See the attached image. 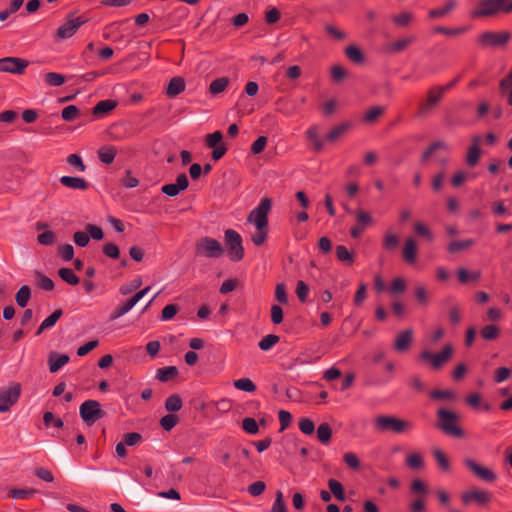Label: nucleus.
I'll return each mask as SVG.
<instances>
[{
  "label": "nucleus",
  "instance_id": "37998d69",
  "mask_svg": "<svg viewBox=\"0 0 512 512\" xmlns=\"http://www.w3.org/2000/svg\"><path fill=\"white\" fill-rule=\"evenodd\" d=\"M234 387L238 390L249 393L255 392L257 388L254 382L249 378H240L238 380H235Z\"/></svg>",
  "mask_w": 512,
  "mask_h": 512
},
{
  "label": "nucleus",
  "instance_id": "412c9836",
  "mask_svg": "<svg viewBox=\"0 0 512 512\" xmlns=\"http://www.w3.org/2000/svg\"><path fill=\"white\" fill-rule=\"evenodd\" d=\"M481 140L480 136H475L472 139V145L468 148L466 163L470 167H474L478 162L481 155V150L479 148V142Z\"/></svg>",
  "mask_w": 512,
  "mask_h": 512
},
{
  "label": "nucleus",
  "instance_id": "6e6d98bb",
  "mask_svg": "<svg viewBox=\"0 0 512 512\" xmlns=\"http://www.w3.org/2000/svg\"><path fill=\"white\" fill-rule=\"evenodd\" d=\"M384 112V108L380 106H375L370 108L364 115V121L367 123H373L377 120V118Z\"/></svg>",
  "mask_w": 512,
  "mask_h": 512
},
{
  "label": "nucleus",
  "instance_id": "b1692460",
  "mask_svg": "<svg viewBox=\"0 0 512 512\" xmlns=\"http://www.w3.org/2000/svg\"><path fill=\"white\" fill-rule=\"evenodd\" d=\"M185 89V81L182 77H174L170 80L166 93L169 97L173 98L182 93Z\"/></svg>",
  "mask_w": 512,
  "mask_h": 512
},
{
  "label": "nucleus",
  "instance_id": "79ce46f5",
  "mask_svg": "<svg viewBox=\"0 0 512 512\" xmlns=\"http://www.w3.org/2000/svg\"><path fill=\"white\" fill-rule=\"evenodd\" d=\"M406 465L410 469H422L424 467L423 457L419 453H411L406 457Z\"/></svg>",
  "mask_w": 512,
  "mask_h": 512
},
{
  "label": "nucleus",
  "instance_id": "f03ea898",
  "mask_svg": "<svg viewBox=\"0 0 512 512\" xmlns=\"http://www.w3.org/2000/svg\"><path fill=\"white\" fill-rule=\"evenodd\" d=\"M373 427L378 433L404 434L413 429V423L392 415H378L373 420Z\"/></svg>",
  "mask_w": 512,
  "mask_h": 512
},
{
  "label": "nucleus",
  "instance_id": "2f4dec72",
  "mask_svg": "<svg viewBox=\"0 0 512 512\" xmlns=\"http://www.w3.org/2000/svg\"><path fill=\"white\" fill-rule=\"evenodd\" d=\"M457 5L455 0H449L443 7L432 9L429 12V17L431 19L441 18L447 15L451 10H453Z\"/></svg>",
  "mask_w": 512,
  "mask_h": 512
},
{
  "label": "nucleus",
  "instance_id": "473e14b6",
  "mask_svg": "<svg viewBox=\"0 0 512 512\" xmlns=\"http://www.w3.org/2000/svg\"><path fill=\"white\" fill-rule=\"evenodd\" d=\"M31 297V289L28 285H23L19 288L15 295V301L18 306L21 308L26 307L29 299Z\"/></svg>",
  "mask_w": 512,
  "mask_h": 512
},
{
  "label": "nucleus",
  "instance_id": "7ed1b4c3",
  "mask_svg": "<svg viewBox=\"0 0 512 512\" xmlns=\"http://www.w3.org/2000/svg\"><path fill=\"white\" fill-rule=\"evenodd\" d=\"M436 428L442 431L445 435L454 438H464L465 433L458 425L459 415L446 408H439L436 413Z\"/></svg>",
  "mask_w": 512,
  "mask_h": 512
},
{
  "label": "nucleus",
  "instance_id": "f704fd0d",
  "mask_svg": "<svg viewBox=\"0 0 512 512\" xmlns=\"http://www.w3.org/2000/svg\"><path fill=\"white\" fill-rule=\"evenodd\" d=\"M229 82L230 81L227 77L217 78L210 83L209 92L212 95H217V94L223 92L227 88V86L229 85Z\"/></svg>",
  "mask_w": 512,
  "mask_h": 512
},
{
  "label": "nucleus",
  "instance_id": "0eeeda50",
  "mask_svg": "<svg viewBox=\"0 0 512 512\" xmlns=\"http://www.w3.org/2000/svg\"><path fill=\"white\" fill-rule=\"evenodd\" d=\"M224 236L230 259L232 261H240L244 257L241 235L233 229H227Z\"/></svg>",
  "mask_w": 512,
  "mask_h": 512
},
{
  "label": "nucleus",
  "instance_id": "4d7b16f0",
  "mask_svg": "<svg viewBox=\"0 0 512 512\" xmlns=\"http://www.w3.org/2000/svg\"><path fill=\"white\" fill-rule=\"evenodd\" d=\"M37 240L41 245L49 246L55 243L56 235L53 231L47 230L39 234Z\"/></svg>",
  "mask_w": 512,
  "mask_h": 512
},
{
  "label": "nucleus",
  "instance_id": "f3484780",
  "mask_svg": "<svg viewBox=\"0 0 512 512\" xmlns=\"http://www.w3.org/2000/svg\"><path fill=\"white\" fill-rule=\"evenodd\" d=\"M413 342V330L406 329L397 334L393 348L399 353L407 352Z\"/></svg>",
  "mask_w": 512,
  "mask_h": 512
},
{
  "label": "nucleus",
  "instance_id": "680f3d73",
  "mask_svg": "<svg viewBox=\"0 0 512 512\" xmlns=\"http://www.w3.org/2000/svg\"><path fill=\"white\" fill-rule=\"evenodd\" d=\"M308 294H309V287L307 286V284L304 281L299 280L297 282V286H296V295H297L298 299L300 300V302H302V303L306 302Z\"/></svg>",
  "mask_w": 512,
  "mask_h": 512
},
{
  "label": "nucleus",
  "instance_id": "bb28decb",
  "mask_svg": "<svg viewBox=\"0 0 512 512\" xmlns=\"http://www.w3.org/2000/svg\"><path fill=\"white\" fill-rule=\"evenodd\" d=\"M178 375V369L176 366H167L159 368L156 372V379L160 382H168L172 378Z\"/></svg>",
  "mask_w": 512,
  "mask_h": 512
},
{
  "label": "nucleus",
  "instance_id": "a211bd4d",
  "mask_svg": "<svg viewBox=\"0 0 512 512\" xmlns=\"http://www.w3.org/2000/svg\"><path fill=\"white\" fill-rule=\"evenodd\" d=\"M416 41L415 35L399 38L386 46V51L391 54H398L406 50L412 43Z\"/></svg>",
  "mask_w": 512,
  "mask_h": 512
},
{
  "label": "nucleus",
  "instance_id": "0e129e2a",
  "mask_svg": "<svg viewBox=\"0 0 512 512\" xmlns=\"http://www.w3.org/2000/svg\"><path fill=\"white\" fill-rule=\"evenodd\" d=\"M299 429L303 434L311 435L315 430L314 422L309 418L299 420Z\"/></svg>",
  "mask_w": 512,
  "mask_h": 512
},
{
  "label": "nucleus",
  "instance_id": "9d476101",
  "mask_svg": "<svg viewBox=\"0 0 512 512\" xmlns=\"http://www.w3.org/2000/svg\"><path fill=\"white\" fill-rule=\"evenodd\" d=\"M29 62L19 57H4L0 59V72L21 75Z\"/></svg>",
  "mask_w": 512,
  "mask_h": 512
},
{
  "label": "nucleus",
  "instance_id": "39448f33",
  "mask_svg": "<svg viewBox=\"0 0 512 512\" xmlns=\"http://www.w3.org/2000/svg\"><path fill=\"white\" fill-rule=\"evenodd\" d=\"M224 252L222 244L211 237H202L195 245V254L198 257L220 258Z\"/></svg>",
  "mask_w": 512,
  "mask_h": 512
},
{
  "label": "nucleus",
  "instance_id": "c9c22d12",
  "mask_svg": "<svg viewBox=\"0 0 512 512\" xmlns=\"http://www.w3.org/2000/svg\"><path fill=\"white\" fill-rule=\"evenodd\" d=\"M332 436V429L328 423H322L317 428L318 440L326 445L330 442Z\"/></svg>",
  "mask_w": 512,
  "mask_h": 512
},
{
  "label": "nucleus",
  "instance_id": "a18cd8bd",
  "mask_svg": "<svg viewBox=\"0 0 512 512\" xmlns=\"http://www.w3.org/2000/svg\"><path fill=\"white\" fill-rule=\"evenodd\" d=\"M475 241L473 239H466L462 241H452L448 246V251L450 253H457L459 251L465 250L472 245H474Z\"/></svg>",
  "mask_w": 512,
  "mask_h": 512
},
{
  "label": "nucleus",
  "instance_id": "f257e3e1",
  "mask_svg": "<svg viewBox=\"0 0 512 512\" xmlns=\"http://www.w3.org/2000/svg\"><path fill=\"white\" fill-rule=\"evenodd\" d=\"M272 202L268 197L261 199L248 215L247 222L256 227V232L251 236L254 245L261 246L265 243L268 236V214L271 210Z\"/></svg>",
  "mask_w": 512,
  "mask_h": 512
},
{
  "label": "nucleus",
  "instance_id": "8fccbe9b",
  "mask_svg": "<svg viewBox=\"0 0 512 512\" xmlns=\"http://www.w3.org/2000/svg\"><path fill=\"white\" fill-rule=\"evenodd\" d=\"M430 397L434 400H450L456 399V394L452 390H433Z\"/></svg>",
  "mask_w": 512,
  "mask_h": 512
},
{
  "label": "nucleus",
  "instance_id": "58836bf2",
  "mask_svg": "<svg viewBox=\"0 0 512 512\" xmlns=\"http://www.w3.org/2000/svg\"><path fill=\"white\" fill-rule=\"evenodd\" d=\"M433 455H434V458H435L439 468L442 471H444V472L450 471V469H451L450 461L442 450L434 449Z\"/></svg>",
  "mask_w": 512,
  "mask_h": 512
},
{
  "label": "nucleus",
  "instance_id": "cd10ccee",
  "mask_svg": "<svg viewBox=\"0 0 512 512\" xmlns=\"http://www.w3.org/2000/svg\"><path fill=\"white\" fill-rule=\"evenodd\" d=\"M307 139L313 144V148L316 152L323 150V141L318 136V127L311 126L306 131Z\"/></svg>",
  "mask_w": 512,
  "mask_h": 512
},
{
  "label": "nucleus",
  "instance_id": "09e8293b",
  "mask_svg": "<svg viewBox=\"0 0 512 512\" xmlns=\"http://www.w3.org/2000/svg\"><path fill=\"white\" fill-rule=\"evenodd\" d=\"M179 418L177 415L169 413L167 415H164L160 419V425L165 431H170L172 428L176 426L178 423Z\"/></svg>",
  "mask_w": 512,
  "mask_h": 512
},
{
  "label": "nucleus",
  "instance_id": "423d86ee",
  "mask_svg": "<svg viewBox=\"0 0 512 512\" xmlns=\"http://www.w3.org/2000/svg\"><path fill=\"white\" fill-rule=\"evenodd\" d=\"M511 38L509 31H486L477 37V42L483 48H497L505 46Z\"/></svg>",
  "mask_w": 512,
  "mask_h": 512
},
{
  "label": "nucleus",
  "instance_id": "49530a36",
  "mask_svg": "<svg viewBox=\"0 0 512 512\" xmlns=\"http://www.w3.org/2000/svg\"><path fill=\"white\" fill-rule=\"evenodd\" d=\"M280 338L279 336L275 334H269L263 337L259 343L258 346L262 351H268L270 350L274 345H276L279 342Z\"/></svg>",
  "mask_w": 512,
  "mask_h": 512
},
{
  "label": "nucleus",
  "instance_id": "864d4df0",
  "mask_svg": "<svg viewBox=\"0 0 512 512\" xmlns=\"http://www.w3.org/2000/svg\"><path fill=\"white\" fill-rule=\"evenodd\" d=\"M243 430L251 435H255L259 431V426L254 418L246 417L242 420Z\"/></svg>",
  "mask_w": 512,
  "mask_h": 512
},
{
  "label": "nucleus",
  "instance_id": "338daca9",
  "mask_svg": "<svg viewBox=\"0 0 512 512\" xmlns=\"http://www.w3.org/2000/svg\"><path fill=\"white\" fill-rule=\"evenodd\" d=\"M58 254L64 260L70 261L74 257V248L71 244H64L58 247Z\"/></svg>",
  "mask_w": 512,
  "mask_h": 512
},
{
  "label": "nucleus",
  "instance_id": "603ef678",
  "mask_svg": "<svg viewBox=\"0 0 512 512\" xmlns=\"http://www.w3.org/2000/svg\"><path fill=\"white\" fill-rule=\"evenodd\" d=\"M36 492L35 489H11L8 497L13 499H28Z\"/></svg>",
  "mask_w": 512,
  "mask_h": 512
},
{
  "label": "nucleus",
  "instance_id": "4be33fe9",
  "mask_svg": "<svg viewBox=\"0 0 512 512\" xmlns=\"http://www.w3.org/2000/svg\"><path fill=\"white\" fill-rule=\"evenodd\" d=\"M59 181L63 186L73 190L84 191L88 189L89 186L87 181L80 177L62 176Z\"/></svg>",
  "mask_w": 512,
  "mask_h": 512
},
{
  "label": "nucleus",
  "instance_id": "69168bd1",
  "mask_svg": "<svg viewBox=\"0 0 512 512\" xmlns=\"http://www.w3.org/2000/svg\"><path fill=\"white\" fill-rule=\"evenodd\" d=\"M415 298L420 305L426 306L428 304V292L424 286L418 285L415 287Z\"/></svg>",
  "mask_w": 512,
  "mask_h": 512
},
{
  "label": "nucleus",
  "instance_id": "c85d7f7f",
  "mask_svg": "<svg viewBox=\"0 0 512 512\" xmlns=\"http://www.w3.org/2000/svg\"><path fill=\"white\" fill-rule=\"evenodd\" d=\"M136 303L132 298L124 302L122 305L117 306L113 312L110 314V320H116L122 316H124L126 313H128Z\"/></svg>",
  "mask_w": 512,
  "mask_h": 512
},
{
  "label": "nucleus",
  "instance_id": "de8ad7c7",
  "mask_svg": "<svg viewBox=\"0 0 512 512\" xmlns=\"http://www.w3.org/2000/svg\"><path fill=\"white\" fill-rule=\"evenodd\" d=\"M348 127H349L348 123H342L338 126H335L326 135V140L329 142L336 141L339 137H341L347 131Z\"/></svg>",
  "mask_w": 512,
  "mask_h": 512
},
{
  "label": "nucleus",
  "instance_id": "e433bc0d",
  "mask_svg": "<svg viewBox=\"0 0 512 512\" xmlns=\"http://www.w3.org/2000/svg\"><path fill=\"white\" fill-rule=\"evenodd\" d=\"M44 81L51 87H59L65 83L66 78L60 73L49 72L44 75Z\"/></svg>",
  "mask_w": 512,
  "mask_h": 512
},
{
  "label": "nucleus",
  "instance_id": "6e6552de",
  "mask_svg": "<svg viewBox=\"0 0 512 512\" xmlns=\"http://www.w3.org/2000/svg\"><path fill=\"white\" fill-rule=\"evenodd\" d=\"M79 413L82 420L88 425L94 424L106 414L105 411L101 409V405L97 400L84 401L79 408Z\"/></svg>",
  "mask_w": 512,
  "mask_h": 512
},
{
  "label": "nucleus",
  "instance_id": "ea45409f",
  "mask_svg": "<svg viewBox=\"0 0 512 512\" xmlns=\"http://www.w3.org/2000/svg\"><path fill=\"white\" fill-rule=\"evenodd\" d=\"M183 402L178 394L170 395L165 401V409L168 412H177L182 408Z\"/></svg>",
  "mask_w": 512,
  "mask_h": 512
},
{
  "label": "nucleus",
  "instance_id": "3c124183",
  "mask_svg": "<svg viewBox=\"0 0 512 512\" xmlns=\"http://www.w3.org/2000/svg\"><path fill=\"white\" fill-rule=\"evenodd\" d=\"M481 277V273L479 271H475L472 273H468V271L464 268H460L458 270V279L461 283H467L468 281H477Z\"/></svg>",
  "mask_w": 512,
  "mask_h": 512
},
{
  "label": "nucleus",
  "instance_id": "a19ab883",
  "mask_svg": "<svg viewBox=\"0 0 512 512\" xmlns=\"http://www.w3.org/2000/svg\"><path fill=\"white\" fill-rule=\"evenodd\" d=\"M337 259L347 265H351L354 262L353 254L344 245L336 246Z\"/></svg>",
  "mask_w": 512,
  "mask_h": 512
},
{
  "label": "nucleus",
  "instance_id": "7c9ffc66",
  "mask_svg": "<svg viewBox=\"0 0 512 512\" xmlns=\"http://www.w3.org/2000/svg\"><path fill=\"white\" fill-rule=\"evenodd\" d=\"M345 54L347 56V58L353 62V63H356V64H361L364 62L365 58H364V54L363 52L361 51V49L359 47H357L356 45H350L348 46L346 49H345Z\"/></svg>",
  "mask_w": 512,
  "mask_h": 512
},
{
  "label": "nucleus",
  "instance_id": "c756f323",
  "mask_svg": "<svg viewBox=\"0 0 512 512\" xmlns=\"http://www.w3.org/2000/svg\"><path fill=\"white\" fill-rule=\"evenodd\" d=\"M414 20V15L411 12H402L400 14L394 15L392 17V21L395 26L399 28H406L411 25Z\"/></svg>",
  "mask_w": 512,
  "mask_h": 512
},
{
  "label": "nucleus",
  "instance_id": "5fc2aeb1",
  "mask_svg": "<svg viewBox=\"0 0 512 512\" xmlns=\"http://www.w3.org/2000/svg\"><path fill=\"white\" fill-rule=\"evenodd\" d=\"M67 163L73 166L79 172H84L86 170V165L84 164L81 156L78 154H70L67 157Z\"/></svg>",
  "mask_w": 512,
  "mask_h": 512
},
{
  "label": "nucleus",
  "instance_id": "2eb2a0df",
  "mask_svg": "<svg viewBox=\"0 0 512 512\" xmlns=\"http://www.w3.org/2000/svg\"><path fill=\"white\" fill-rule=\"evenodd\" d=\"M497 15L495 0H479L471 11L472 18H487Z\"/></svg>",
  "mask_w": 512,
  "mask_h": 512
},
{
  "label": "nucleus",
  "instance_id": "13d9d810",
  "mask_svg": "<svg viewBox=\"0 0 512 512\" xmlns=\"http://www.w3.org/2000/svg\"><path fill=\"white\" fill-rule=\"evenodd\" d=\"M398 242V237L394 233L387 232L383 239V246L386 250L392 251L397 247Z\"/></svg>",
  "mask_w": 512,
  "mask_h": 512
},
{
  "label": "nucleus",
  "instance_id": "a878e982",
  "mask_svg": "<svg viewBox=\"0 0 512 512\" xmlns=\"http://www.w3.org/2000/svg\"><path fill=\"white\" fill-rule=\"evenodd\" d=\"M117 154V150L114 146L105 145L99 148L98 157L101 162L105 164L113 163L115 156Z\"/></svg>",
  "mask_w": 512,
  "mask_h": 512
},
{
  "label": "nucleus",
  "instance_id": "4c0bfd02",
  "mask_svg": "<svg viewBox=\"0 0 512 512\" xmlns=\"http://www.w3.org/2000/svg\"><path fill=\"white\" fill-rule=\"evenodd\" d=\"M328 487L337 500L344 501L346 499L343 485L339 481L330 479Z\"/></svg>",
  "mask_w": 512,
  "mask_h": 512
},
{
  "label": "nucleus",
  "instance_id": "6ab92c4d",
  "mask_svg": "<svg viewBox=\"0 0 512 512\" xmlns=\"http://www.w3.org/2000/svg\"><path fill=\"white\" fill-rule=\"evenodd\" d=\"M70 358L67 354H59L51 352L48 356L49 371L51 373L58 372L63 366L69 362Z\"/></svg>",
  "mask_w": 512,
  "mask_h": 512
},
{
  "label": "nucleus",
  "instance_id": "5701e85b",
  "mask_svg": "<svg viewBox=\"0 0 512 512\" xmlns=\"http://www.w3.org/2000/svg\"><path fill=\"white\" fill-rule=\"evenodd\" d=\"M116 106L117 102L115 100H101L93 107L92 112L96 117H103L104 115L111 112Z\"/></svg>",
  "mask_w": 512,
  "mask_h": 512
},
{
  "label": "nucleus",
  "instance_id": "aec40b11",
  "mask_svg": "<svg viewBox=\"0 0 512 512\" xmlns=\"http://www.w3.org/2000/svg\"><path fill=\"white\" fill-rule=\"evenodd\" d=\"M443 93L437 87L428 91L427 101L420 106V114H426L432 107L438 104L443 97Z\"/></svg>",
  "mask_w": 512,
  "mask_h": 512
},
{
  "label": "nucleus",
  "instance_id": "ddd939ff",
  "mask_svg": "<svg viewBox=\"0 0 512 512\" xmlns=\"http://www.w3.org/2000/svg\"><path fill=\"white\" fill-rule=\"evenodd\" d=\"M86 21V19L81 17L68 16L66 22L57 29V37L59 39H68L72 37Z\"/></svg>",
  "mask_w": 512,
  "mask_h": 512
},
{
  "label": "nucleus",
  "instance_id": "c03bdc74",
  "mask_svg": "<svg viewBox=\"0 0 512 512\" xmlns=\"http://www.w3.org/2000/svg\"><path fill=\"white\" fill-rule=\"evenodd\" d=\"M481 337L485 340H495L500 334V329L494 325H486L480 331Z\"/></svg>",
  "mask_w": 512,
  "mask_h": 512
},
{
  "label": "nucleus",
  "instance_id": "052dcab7",
  "mask_svg": "<svg viewBox=\"0 0 512 512\" xmlns=\"http://www.w3.org/2000/svg\"><path fill=\"white\" fill-rule=\"evenodd\" d=\"M497 14L512 13V0H495Z\"/></svg>",
  "mask_w": 512,
  "mask_h": 512
},
{
  "label": "nucleus",
  "instance_id": "774afa93",
  "mask_svg": "<svg viewBox=\"0 0 512 512\" xmlns=\"http://www.w3.org/2000/svg\"><path fill=\"white\" fill-rule=\"evenodd\" d=\"M346 465L352 469H359L360 461L358 456L353 452H346L343 456Z\"/></svg>",
  "mask_w": 512,
  "mask_h": 512
},
{
  "label": "nucleus",
  "instance_id": "72a5a7b5",
  "mask_svg": "<svg viewBox=\"0 0 512 512\" xmlns=\"http://www.w3.org/2000/svg\"><path fill=\"white\" fill-rule=\"evenodd\" d=\"M58 275L63 281L72 286H75L80 282L79 277L70 268H60L58 270Z\"/></svg>",
  "mask_w": 512,
  "mask_h": 512
},
{
  "label": "nucleus",
  "instance_id": "f8f14e48",
  "mask_svg": "<svg viewBox=\"0 0 512 512\" xmlns=\"http://www.w3.org/2000/svg\"><path fill=\"white\" fill-rule=\"evenodd\" d=\"M20 385L0 389V412L8 411L20 397Z\"/></svg>",
  "mask_w": 512,
  "mask_h": 512
},
{
  "label": "nucleus",
  "instance_id": "4468645a",
  "mask_svg": "<svg viewBox=\"0 0 512 512\" xmlns=\"http://www.w3.org/2000/svg\"><path fill=\"white\" fill-rule=\"evenodd\" d=\"M491 498L492 496L488 491L477 488L466 491L461 495V500L465 505H469L471 503L485 505L491 501Z\"/></svg>",
  "mask_w": 512,
  "mask_h": 512
},
{
  "label": "nucleus",
  "instance_id": "20e7f679",
  "mask_svg": "<svg viewBox=\"0 0 512 512\" xmlns=\"http://www.w3.org/2000/svg\"><path fill=\"white\" fill-rule=\"evenodd\" d=\"M454 348L451 344H446L440 352L432 353L429 350H423L419 354V360L430 364L432 370H440L453 356Z\"/></svg>",
  "mask_w": 512,
  "mask_h": 512
},
{
  "label": "nucleus",
  "instance_id": "393cba45",
  "mask_svg": "<svg viewBox=\"0 0 512 512\" xmlns=\"http://www.w3.org/2000/svg\"><path fill=\"white\" fill-rule=\"evenodd\" d=\"M417 256V246L413 238H407L403 248V258L408 263H414Z\"/></svg>",
  "mask_w": 512,
  "mask_h": 512
},
{
  "label": "nucleus",
  "instance_id": "1a4fd4ad",
  "mask_svg": "<svg viewBox=\"0 0 512 512\" xmlns=\"http://www.w3.org/2000/svg\"><path fill=\"white\" fill-rule=\"evenodd\" d=\"M463 463L479 480L486 483H494L497 480V475L492 469L478 464L473 459L466 458Z\"/></svg>",
  "mask_w": 512,
  "mask_h": 512
},
{
  "label": "nucleus",
  "instance_id": "9b49d317",
  "mask_svg": "<svg viewBox=\"0 0 512 512\" xmlns=\"http://www.w3.org/2000/svg\"><path fill=\"white\" fill-rule=\"evenodd\" d=\"M439 150L447 151L448 150L447 143L444 142V141H435V142L431 143L429 145V147L422 153L421 158H420V162L422 164H426L429 161V159L433 155H435V161L438 164H440L442 166L446 165L447 162H448L447 157L446 156H442L440 154H436V152L439 151Z\"/></svg>",
  "mask_w": 512,
  "mask_h": 512
},
{
  "label": "nucleus",
  "instance_id": "bf43d9fd",
  "mask_svg": "<svg viewBox=\"0 0 512 512\" xmlns=\"http://www.w3.org/2000/svg\"><path fill=\"white\" fill-rule=\"evenodd\" d=\"M355 216L357 224L364 228H366L372 222L371 215L364 210L358 209L357 211H355Z\"/></svg>",
  "mask_w": 512,
  "mask_h": 512
},
{
  "label": "nucleus",
  "instance_id": "e2e57ef3",
  "mask_svg": "<svg viewBox=\"0 0 512 512\" xmlns=\"http://www.w3.org/2000/svg\"><path fill=\"white\" fill-rule=\"evenodd\" d=\"M62 310L61 309H57L55 310L51 315H49L47 318H45L43 321H42V328H51L53 327L56 322L59 320V318L62 316Z\"/></svg>",
  "mask_w": 512,
  "mask_h": 512
},
{
  "label": "nucleus",
  "instance_id": "dca6fc26",
  "mask_svg": "<svg viewBox=\"0 0 512 512\" xmlns=\"http://www.w3.org/2000/svg\"><path fill=\"white\" fill-rule=\"evenodd\" d=\"M189 186V180L185 173H181L177 176L175 183L165 184L162 186V193L170 197L177 196L181 191H184Z\"/></svg>",
  "mask_w": 512,
  "mask_h": 512
}]
</instances>
